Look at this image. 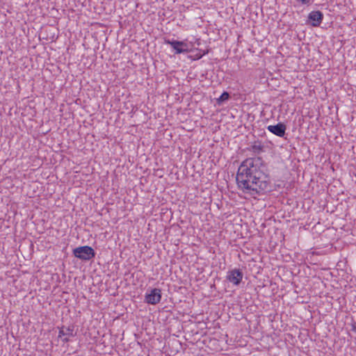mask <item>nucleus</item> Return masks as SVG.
I'll return each instance as SVG.
<instances>
[{
    "label": "nucleus",
    "instance_id": "nucleus-9",
    "mask_svg": "<svg viewBox=\"0 0 356 356\" xmlns=\"http://www.w3.org/2000/svg\"><path fill=\"white\" fill-rule=\"evenodd\" d=\"M73 330L68 327L66 329V330H64L63 328H62L61 330H59V332H58V337H63V336H72L73 334Z\"/></svg>",
    "mask_w": 356,
    "mask_h": 356
},
{
    "label": "nucleus",
    "instance_id": "nucleus-3",
    "mask_svg": "<svg viewBox=\"0 0 356 356\" xmlns=\"http://www.w3.org/2000/svg\"><path fill=\"white\" fill-rule=\"evenodd\" d=\"M165 44H170L175 50V54H179L189 51V45L184 41L165 39Z\"/></svg>",
    "mask_w": 356,
    "mask_h": 356
},
{
    "label": "nucleus",
    "instance_id": "nucleus-10",
    "mask_svg": "<svg viewBox=\"0 0 356 356\" xmlns=\"http://www.w3.org/2000/svg\"><path fill=\"white\" fill-rule=\"evenodd\" d=\"M229 97V94L227 92H223L220 97L217 99V103L221 104L225 101L228 100Z\"/></svg>",
    "mask_w": 356,
    "mask_h": 356
},
{
    "label": "nucleus",
    "instance_id": "nucleus-7",
    "mask_svg": "<svg viewBox=\"0 0 356 356\" xmlns=\"http://www.w3.org/2000/svg\"><path fill=\"white\" fill-rule=\"evenodd\" d=\"M267 129L277 136L283 137L285 135L286 127L284 124L280 122L275 125L268 126Z\"/></svg>",
    "mask_w": 356,
    "mask_h": 356
},
{
    "label": "nucleus",
    "instance_id": "nucleus-13",
    "mask_svg": "<svg viewBox=\"0 0 356 356\" xmlns=\"http://www.w3.org/2000/svg\"><path fill=\"white\" fill-rule=\"evenodd\" d=\"M202 58V55H201V54H200V55H198V56H197V59H200V58Z\"/></svg>",
    "mask_w": 356,
    "mask_h": 356
},
{
    "label": "nucleus",
    "instance_id": "nucleus-11",
    "mask_svg": "<svg viewBox=\"0 0 356 356\" xmlns=\"http://www.w3.org/2000/svg\"><path fill=\"white\" fill-rule=\"evenodd\" d=\"M296 2L301 3L302 5H310L312 2V0H295Z\"/></svg>",
    "mask_w": 356,
    "mask_h": 356
},
{
    "label": "nucleus",
    "instance_id": "nucleus-8",
    "mask_svg": "<svg viewBox=\"0 0 356 356\" xmlns=\"http://www.w3.org/2000/svg\"><path fill=\"white\" fill-rule=\"evenodd\" d=\"M250 151L255 154H259L264 151V146L260 143H254L251 146Z\"/></svg>",
    "mask_w": 356,
    "mask_h": 356
},
{
    "label": "nucleus",
    "instance_id": "nucleus-4",
    "mask_svg": "<svg viewBox=\"0 0 356 356\" xmlns=\"http://www.w3.org/2000/svg\"><path fill=\"white\" fill-rule=\"evenodd\" d=\"M161 290L158 288L152 289L149 293H146L145 302L149 305H156L161 302Z\"/></svg>",
    "mask_w": 356,
    "mask_h": 356
},
{
    "label": "nucleus",
    "instance_id": "nucleus-6",
    "mask_svg": "<svg viewBox=\"0 0 356 356\" xmlns=\"http://www.w3.org/2000/svg\"><path fill=\"white\" fill-rule=\"evenodd\" d=\"M323 19V14L320 10H314L309 13V23L314 27H318L321 25Z\"/></svg>",
    "mask_w": 356,
    "mask_h": 356
},
{
    "label": "nucleus",
    "instance_id": "nucleus-12",
    "mask_svg": "<svg viewBox=\"0 0 356 356\" xmlns=\"http://www.w3.org/2000/svg\"><path fill=\"white\" fill-rule=\"evenodd\" d=\"M63 341H65V342H67L69 341V339L67 338H64L63 339Z\"/></svg>",
    "mask_w": 356,
    "mask_h": 356
},
{
    "label": "nucleus",
    "instance_id": "nucleus-2",
    "mask_svg": "<svg viewBox=\"0 0 356 356\" xmlns=\"http://www.w3.org/2000/svg\"><path fill=\"white\" fill-rule=\"evenodd\" d=\"M73 254L79 259L89 261L95 257V252L90 246L84 245L74 248L73 250Z\"/></svg>",
    "mask_w": 356,
    "mask_h": 356
},
{
    "label": "nucleus",
    "instance_id": "nucleus-5",
    "mask_svg": "<svg viewBox=\"0 0 356 356\" xmlns=\"http://www.w3.org/2000/svg\"><path fill=\"white\" fill-rule=\"evenodd\" d=\"M243 277V273L240 269L234 268L227 273L226 279L235 286L239 285Z\"/></svg>",
    "mask_w": 356,
    "mask_h": 356
},
{
    "label": "nucleus",
    "instance_id": "nucleus-1",
    "mask_svg": "<svg viewBox=\"0 0 356 356\" xmlns=\"http://www.w3.org/2000/svg\"><path fill=\"white\" fill-rule=\"evenodd\" d=\"M265 165L261 157L248 158L239 165L236 177L240 189L250 195H257L268 187Z\"/></svg>",
    "mask_w": 356,
    "mask_h": 356
}]
</instances>
